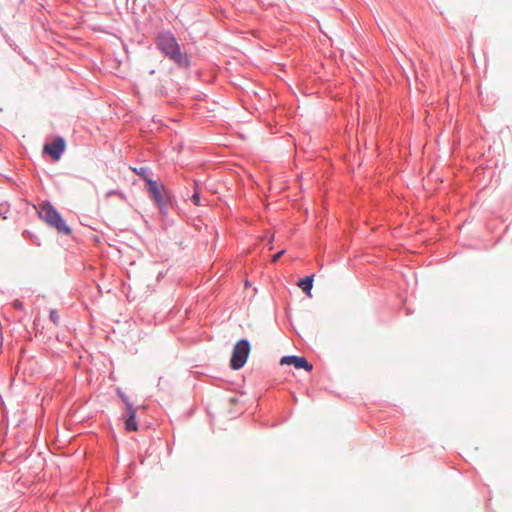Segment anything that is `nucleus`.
Instances as JSON below:
<instances>
[{
	"instance_id": "1",
	"label": "nucleus",
	"mask_w": 512,
	"mask_h": 512,
	"mask_svg": "<svg viewBox=\"0 0 512 512\" xmlns=\"http://www.w3.org/2000/svg\"><path fill=\"white\" fill-rule=\"evenodd\" d=\"M154 44L161 54L174 63L179 69H188L191 66V56L182 52L175 35L169 30L157 33Z\"/></svg>"
},
{
	"instance_id": "2",
	"label": "nucleus",
	"mask_w": 512,
	"mask_h": 512,
	"mask_svg": "<svg viewBox=\"0 0 512 512\" xmlns=\"http://www.w3.org/2000/svg\"><path fill=\"white\" fill-rule=\"evenodd\" d=\"M149 198L153 201L157 207L159 214L166 217L169 213V205H173L174 196L171 191L165 188V186L158 181L147 182L145 187Z\"/></svg>"
},
{
	"instance_id": "3",
	"label": "nucleus",
	"mask_w": 512,
	"mask_h": 512,
	"mask_svg": "<svg viewBox=\"0 0 512 512\" xmlns=\"http://www.w3.org/2000/svg\"><path fill=\"white\" fill-rule=\"evenodd\" d=\"M251 350V344L248 339L242 338L238 340L233 347L230 368L232 370H240L246 364Z\"/></svg>"
},
{
	"instance_id": "4",
	"label": "nucleus",
	"mask_w": 512,
	"mask_h": 512,
	"mask_svg": "<svg viewBox=\"0 0 512 512\" xmlns=\"http://www.w3.org/2000/svg\"><path fill=\"white\" fill-rule=\"evenodd\" d=\"M66 140L62 136H56L51 142L43 145V154L51 157L53 161H59L66 150Z\"/></svg>"
},
{
	"instance_id": "5",
	"label": "nucleus",
	"mask_w": 512,
	"mask_h": 512,
	"mask_svg": "<svg viewBox=\"0 0 512 512\" xmlns=\"http://www.w3.org/2000/svg\"><path fill=\"white\" fill-rule=\"evenodd\" d=\"M281 365H291L296 369H303L307 372L313 370V365L304 356L285 355L280 360Z\"/></svg>"
},
{
	"instance_id": "6",
	"label": "nucleus",
	"mask_w": 512,
	"mask_h": 512,
	"mask_svg": "<svg viewBox=\"0 0 512 512\" xmlns=\"http://www.w3.org/2000/svg\"><path fill=\"white\" fill-rule=\"evenodd\" d=\"M47 225L54 228L61 235L68 236L72 233L71 227L65 222L58 210L53 214Z\"/></svg>"
},
{
	"instance_id": "7",
	"label": "nucleus",
	"mask_w": 512,
	"mask_h": 512,
	"mask_svg": "<svg viewBox=\"0 0 512 512\" xmlns=\"http://www.w3.org/2000/svg\"><path fill=\"white\" fill-rule=\"evenodd\" d=\"M126 412L122 417L124 428L127 432H134L138 430L136 421V408L134 405L125 408Z\"/></svg>"
},
{
	"instance_id": "8",
	"label": "nucleus",
	"mask_w": 512,
	"mask_h": 512,
	"mask_svg": "<svg viewBox=\"0 0 512 512\" xmlns=\"http://www.w3.org/2000/svg\"><path fill=\"white\" fill-rule=\"evenodd\" d=\"M56 210L57 209L51 204V202L46 200L40 205L37 212L39 218L48 224Z\"/></svg>"
},
{
	"instance_id": "9",
	"label": "nucleus",
	"mask_w": 512,
	"mask_h": 512,
	"mask_svg": "<svg viewBox=\"0 0 512 512\" xmlns=\"http://www.w3.org/2000/svg\"><path fill=\"white\" fill-rule=\"evenodd\" d=\"M314 274L306 275L299 278L297 286L308 296H311V290L313 288Z\"/></svg>"
},
{
	"instance_id": "10",
	"label": "nucleus",
	"mask_w": 512,
	"mask_h": 512,
	"mask_svg": "<svg viewBox=\"0 0 512 512\" xmlns=\"http://www.w3.org/2000/svg\"><path fill=\"white\" fill-rule=\"evenodd\" d=\"M134 173L138 175L145 183L144 187H147V182L149 181H155L152 179L153 172L152 170L147 166H141L139 168L133 169Z\"/></svg>"
},
{
	"instance_id": "11",
	"label": "nucleus",
	"mask_w": 512,
	"mask_h": 512,
	"mask_svg": "<svg viewBox=\"0 0 512 512\" xmlns=\"http://www.w3.org/2000/svg\"><path fill=\"white\" fill-rule=\"evenodd\" d=\"M149 0H132L131 9L134 14L142 13L146 9Z\"/></svg>"
},
{
	"instance_id": "12",
	"label": "nucleus",
	"mask_w": 512,
	"mask_h": 512,
	"mask_svg": "<svg viewBox=\"0 0 512 512\" xmlns=\"http://www.w3.org/2000/svg\"><path fill=\"white\" fill-rule=\"evenodd\" d=\"M193 185H194V190H193V194L190 197L191 202L195 206H203L204 204L202 202L201 194H200V191L198 188V181L194 180Z\"/></svg>"
},
{
	"instance_id": "13",
	"label": "nucleus",
	"mask_w": 512,
	"mask_h": 512,
	"mask_svg": "<svg viewBox=\"0 0 512 512\" xmlns=\"http://www.w3.org/2000/svg\"><path fill=\"white\" fill-rule=\"evenodd\" d=\"M22 236L25 240L30 241L32 244H34L36 246L41 245V241H40V238L38 237V235L28 229L23 231Z\"/></svg>"
},
{
	"instance_id": "14",
	"label": "nucleus",
	"mask_w": 512,
	"mask_h": 512,
	"mask_svg": "<svg viewBox=\"0 0 512 512\" xmlns=\"http://www.w3.org/2000/svg\"><path fill=\"white\" fill-rule=\"evenodd\" d=\"M116 393H117L118 397L121 399V401L124 404L125 408L128 407V406L133 405V403L129 400V398L126 395V393L121 388L118 387L116 389Z\"/></svg>"
},
{
	"instance_id": "15",
	"label": "nucleus",
	"mask_w": 512,
	"mask_h": 512,
	"mask_svg": "<svg viewBox=\"0 0 512 512\" xmlns=\"http://www.w3.org/2000/svg\"><path fill=\"white\" fill-rule=\"evenodd\" d=\"M49 319L51 322H53L54 324L57 325L60 321V316L58 314V311L55 309H51L50 313H49Z\"/></svg>"
},
{
	"instance_id": "16",
	"label": "nucleus",
	"mask_w": 512,
	"mask_h": 512,
	"mask_svg": "<svg viewBox=\"0 0 512 512\" xmlns=\"http://www.w3.org/2000/svg\"><path fill=\"white\" fill-rule=\"evenodd\" d=\"M8 212H9V205L7 203H1L0 204V216H2L4 219H7Z\"/></svg>"
},
{
	"instance_id": "17",
	"label": "nucleus",
	"mask_w": 512,
	"mask_h": 512,
	"mask_svg": "<svg viewBox=\"0 0 512 512\" xmlns=\"http://www.w3.org/2000/svg\"><path fill=\"white\" fill-rule=\"evenodd\" d=\"M284 253H285V250H281V251L277 252L276 254L273 255L272 260L278 261Z\"/></svg>"
},
{
	"instance_id": "18",
	"label": "nucleus",
	"mask_w": 512,
	"mask_h": 512,
	"mask_svg": "<svg viewBox=\"0 0 512 512\" xmlns=\"http://www.w3.org/2000/svg\"><path fill=\"white\" fill-rule=\"evenodd\" d=\"M15 307H16V308H21V307H22L21 302L16 301V303H15Z\"/></svg>"
}]
</instances>
